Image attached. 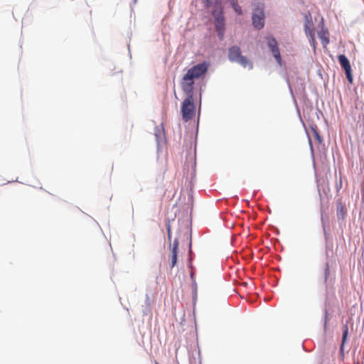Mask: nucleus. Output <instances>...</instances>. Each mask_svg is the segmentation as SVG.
<instances>
[{"mask_svg": "<svg viewBox=\"0 0 364 364\" xmlns=\"http://www.w3.org/2000/svg\"><path fill=\"white\" fill-rule=\"evenodd\" d=\"M208 66L209 63L207 62L198 63L188 69L183 75L181 81V87L186 96H193L194 81L207 73Z\"/></svg>", "mask_w": 364, "mask_h": 364, "instance_id": "1", "label": "nucleus"}, {"mask_svg": "<svg viewBox=\"0 0 364 364\" xmlns=\"http://www.w3.org/2000/svg\"><path fill=\"white\" fill-rule=\"evenodd\" d=\"M182 118L185 122L191 120L196 114L193 96H186L181 105Z\"/></svg>", "mask_w": 364, "mask_h": 364, "instance_id": "2", "label": "nucleus"}, {"mask_svg": "<svg viewBox=\"0 0 364 364\" xmlns=\"http://www.w3.org/2000/svg\"><path fill=\"white\" fill-rule=\"evenodd\" d=\"M228 58L231 62H237L244 68L248 66L249 68H252V63L247 58V57L241 55L240 48L237 46H234L229 48Z\"/></svg>", "mask_w": 364, "mask_h": 364, "instance_id": "3", "label": "nucleus"}, {"mask_svg": "<svg viewBox=\"0 0 364 364\" xmlns=\"http://www.w3.org/2000/svg\"><path fill=\"white\" fill-rule=\"evenodd\" d=\"M338 61L340 63L341 66L345 70L346 77L349 82L352 83L353 82V76L351 73V66L350 64L349 60L345 55H339L338 57Z\"/></svg>", "mask_w": 364, "mask_h": 364, "instance_id": "4", "label": "nucleus"}, {"mask_svg": "<svg viewBox=\"0 0 364 364\" xmlns=\"http://www.w3.org/2000/svg\"><path fill=\"white\" fill-rule=\"evenodd\" d=\"M264 14L262 11L257 9L252 15V24L257 28L261 29L264 26Z\"/></svg>", "mask_w": 364, "mask_h": 364, "instance_id": "5", "label": "nucleus"}, {"mask_svg": "<svg viewBox=\"0 0 364 364\" xmlns=\"http://www.w3.org/2000/svg\"><path fill=\"white\" fill-rule=\"evenodd\" d=\"M347 214L346 205L343 203L341 198L336 200V215L338 220H343Z\"/></svg>", "mask_w": 364, "mask_h": 364, "instance_id": "6", "label": "nucleus"}, {"mask_svg": "<svg viewBox=\"0 0 364 364\" xmlns=\"http://www.w3.org/2000/svg\"><path fill=\"white\" fill-rule=\"evenodd\" d=\"M179 242L178 239H175L173 244L170 245V249L171 252V267L173 268L177 262V255H178V249Z\"/></svg>", "mask_w": 364, "mask_h": 364, "instance_id": "7", "label": "nucleus"}, {"mask_svg": "<svg viewBox=\"0 0 364 364\" xmlns=\"http://www.w3.org/2000/svg\"><path fill=\"white\" fill-rule=\"evenodd\" d=\"M306 21L304 25V30L306 35L314 33V23L311 19V16L309 14L306 16Z\"/></svg>", "mask_w": 364, "mask_h": 364, "instance_id": "8", "label": "nucleus"}, {"mask_svg": "<svg viewBox=\"0 0 364 364\" xmlns=\"http://www.w3.org/2000/svg\"><path fill=\"white\" fill-rule=\"evenodd\" d=\"M348 334V327L347 325H344L343 326L342 343H341V346L340 348V351L341 353L343 352V346H344L345 342L347 340Z\"/></svg>", "mask_w": 364, "mask_h": 364, "instance_id": "9", "label": "nucleus"}, {"mask_svg": "<svg viewBox=\"0 0 364 364\" xmlns=\"http://www.w3.org/2000/svg\"><path fill=\"white\" fill-rule=\"evenodd\" d=\"M318 37L321 40L322 43L326 46L329 43V39L328 37V32L326 31H321L318 33Z\"/></svg>", "mask_w": 364, "mask_h": 364, "instance_id": "10", "label": "nucleus"}, {"mask_svg": "<svg viewBox=\"0 0 364 364\" xmlns=\"http://www.w3.org/2000/svg\"><path fill=\"white\" fill-rule=\"evenodd\" d=\"M272 53L273 54L274 57L275 58L277 62L279 63V65H282V57L280 55V52L279 50V48H274L273 49H271Z\"/></svg>", "mask_w": 364, "mask_h": 364, "instance_id": "11", "label": "nucleus"}, {"mask_svg": "<svg viewBox=\"0 0 364 364\" xmlns=\"http://www.w3.org/2000/svg\"><path fill=\"white\" fill-rule=\"evenodd\" d=\"M311 129L314 133L315 139L317 140L318 144H321L322 142V138L320 136L319 133L317 131V127L316 125L311 126Z\"/></svg>", "mask_w": 364, "mask_h": 364, "instance_id": "12", "label": "nucleus"}, {"mask_svg": "<svg viewBox=\"0 0 364 364\" xmlns=\"http://www.w3.org/2000/svg\"><path fill=\"white\" fill-rule=\"evenodd\" d=\"M268 46L271 49L278 47L276 39L273 37H269L268 38Z\"/></svg>", "mask_w": 364, "mask_h": 364, "instance_id": "13", "label": "nucleus"}, {"mask_svg": "<svg viewBox=\"0 0 364 364\" xmlns=\"http://www.w3.org/2000/svg\"><path fill=\"white\" fill-rule=\"evenodd\" d=\"M215 27L218 31L223 30L224 28L223 19H220L219 18H218Z\"/></svg>", "mask_w": 364, "mask_h": 364, "instance_id": "14", "label": "nucleus"}, {"mask_svg": "<svg viewBox=\"0 0 364 364\" xmlns=\"http://www.w3.org/2000/svg\"><path fill=\"white\" fill-rule=\"evenodd\" d=\"M232 7L235 11L238 14L241 15L242 14V9L240 6H239L236 2H232Z\"/></svg>", "mask_w": 364, "mask_h": 364, "instance_id": "15", "label": "nucleus"}, {"mask_svg": "<svg viewBox=\"0 0 364 364\" xmlns=\"http://www.w3.org/2000/svg\"><path fill=\"white\" fill-rule=\"evenodd\" d=\"M309 38V41L313 47L315 48L316 47V40L314 37V33L306 35Z\"/></svg>", "mask_w": 364, "mask_h": 364, "instance_id": "16", "label": "nucleus"}, {"mask_svg": "<svg viewBox=\"0 0 364 364\" xmlns=\"http://www.w3.org/2000/svg\"><path fill=\"white\" fill-rule=\"evenodd\" d=\"M330 273L328 264H327L325 269V281L326 282Z\"/></svg>", "mask_w": 364, "mask_h": 364, "instance_id": "17", "label": "nucleus"}, {"mask_svg": "<svg viewBox=\"0 0 364 364\" xmlns=\"http://www.w3.org/2000/svg\"><path fill=\"white\" fill-rule=\"evenodd\" d=\"M168 237L169 240L171 239V231H170V228H168Z\"/></svg>", "mask_w": 364, "mask_h": 364, "instance_id": "18", "label": "nucleus"}, {"mask_svg": "<svg viewBox=\"0 0 364 364\" xmlns=\"http://www.w3.org/2000/svg\"><path fill=\"white\" fill-rule=\"evenodd\" d=\"M327 318H328V313H327V311H326V321H325V326H326V323H327Z\"/></svg>", "mask_w": 364, "mask_h": 364, "instance_id": "19", "label": "nucleus"}, {"mask_svg": "<svg viewBox=\"0 0 364 364\" xmlns=\"http://www.w3.org/2000/svg\"><path fill=\"white\" fill-rule=\"evenodd\" d=\"M309 144H310L311 149H312V144H311V141L310 139H309Z\"/></svg>", "mask_w": 364, "mask_h": 364, "instance_id": "20", "label": "nucleus"}, {"mask_svg": "<svg viewBox=\"0 0 364 364\" xmlns=\"http://www.w3.org/2000/svg\"><path fill=\"white\" fill-rule=\"evenodd\" d=\"M178 346L176 348V351H178ZM176 354H177V352H176Z\"/></svg>", "mask_w": 364, "mask_h": 364, "instance_id": "21", "label": "nucleus"}, {"mask_svg": "<svg viewBox=\"0 0 364 364\" xmlns=\"http://www.w3.org/2000/svg\"><path fill=\"white\" fill-rule=\"evenodd\" d=\"M155 364H159V363H158L157 362H156V363H155Z\"/></svg>", "mask_w": 364, "mask_h": 364, "instance_id": "22", "label": "nucleus"}]
</instances>
